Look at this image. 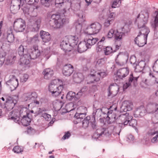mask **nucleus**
<instances>
[{
	"mask_svg": "<svg viewBox=\"0 0 158 158\" xmlns=\"http://www.w3.org/2000/svg\"><path fill=\"white\" fill-rule=\"evenodd\" d=\"M51 17L52 20L49 21V24L51 27L56 28H60L63 27L65 23V19L61 18L59 15H53Z\"/></svg>",
	"mask_w": 158,
	"mask_h": 158,
	"instance_id": "nucleus-1",
	"label": "nucleus"
},
{
	"mask_svg": "<svg viewBox=\"0 0 158 158\" xmlns=\"http://www.w3.org/2000/svg\"><path fill=\"white\" fill-rule=\"evenodd\" d=\"M59 81L56 79L52 81L49 85V91L52 93L53 96L56 97L61 94L63 88V85L58 86Z\"/></svg>",
	"mask_w": 158,
	"mask_h": 158,
	"instance_id": "nucleus-2",
	"label": "nucleus"
},
{
	"mask_svg": "<svg viewBox=\"0 0 158 158\" xmlns=\"http://www.w3.org/2000/svg\"><path fill=\"white\" fill-rule=\"evenodd\" d=\"M149 13L148 11H144L140 14H139L136 19L135 23L139 29L146 26L149 18Z\"/></svg>",
	"mask_w": 158,
	"mask_h": 158,
	"instance_id": "nucleus-3",
	"label": "nucleus"
},
{
	"mask_svg": "<svg viewBox=\"0 0 158 158\" xmlns=\"http://www.w3.org/2000/svg\"><path fill=\"white\" fill-rule=\"evenodd\" d=\"M41 19L40 17H32L29 20L28 27L32 31H38L40 27Z\"/></svg>",
	"mask_w": 158,
	"mask_h": 158,
	"instance_id": "nucleus-4",
	"label": "nucleus"
},
{
	"mask_svg": "<svg viewBox=\"0 0 158 158\" xmlns=\"http://www.w3.org/2000/svg\"><path fill=\"white\" fill-rule=\"evenodd\" d=\"M25 21L22 19H18L15 21L13 24V28L16 32H23L25 30Z\"/></svg>",
	"mask_w": 158,
	"mask_h": 158,
	"instance_id": "nucleus-5",
	"label": "nucleus"
},
{
	"mask_svg": "<svg viewBox=\"0 0 158 158\" xmlns=\"http://www.w3.org/2000/svg\"><path fill=\"white\" fill-rule=\"evenodd\" d=\"M16 99H15L14 98H12L9 95H6L4 107L8 110L13 109L15 105L17 103L18 97H16Z\"/></svg>",
	"mask_w": 158,
	"mask_h": 158,
	"instance_id": "nucleus-6",
	"label": "nucleus"
},
{
	"mask_svg": "<svg viewBox=\"0 0 158 158\" xmlns=\"http://www.w3.org/2000/svg\"><path fill=\"white\" fill-rule=\"evenodd\" d=\"M9 78V80L6 82V83L7 86L12 91L18 87L19 85L18 80L13 75H10Z\"/></svg>",
	"mask_w": 158,
	"mask_h": 158,
	"instance_id": "nucleus-7",
	"label": "nucleus"
},
{
	"mask_svg": "<svg viewBox=\"0 0 158 158\" xmlns=\"http://www.w3.org/2000/svg\"><path fill=\"white\" fill-rule=\"evenodd\" d=\"M139 78V76H136L135 74L131 73L130 74L128 80L123 85V89H127L132 84L134 86L136 87L138 85L137 81Z\"/></svg>",
	"mask_w": 158,
	"mask_h": 158,
	"instance_id": "nucleus-8",
	"label": "nucleus"
},
{
	"mask_svg": "<svg viewBox=\"0 0 158 158\" xmlns=\"http://www.w3.org/2000/svg\"><path fill=\"white\" fill-rule=\"evenodd\" d=\"M102 25L98 22L92 23L87 29V33L90 35L96 34L101 30Z\"/></svg>",
	"mask_w": 158,
	"mask_h": 158,
	"instance_id": "nucleus-9",
	"label": "nucleus"
},
{
	"mask_svg": "<svg viewBox=\"0 0 158 158\" xmlns=\"http://www.w3.org/2000/svg\"><path fill=\"white\" fill-rule=\"evenodd\" d=\"M154 20L151 22V25L154 31V36L156 39L158 38V11L154 12L152 15Z\"/></svg>",
	"mask_w": 158,
	"mask_h": 158,
	"instance_id": "nucleus-10",
	"label": "nucleus"
},
{
	"mask_svg": "<svg viewBox=\"0 0 158 158\" xmlns=\"http://www.w3.org/2000/svg\"><path fill=\"white\" fill-rule=\"evenodd\" d=\"M124 35L125 33L124 32H119L118 30L115 31L111 29L108 31L107 36L109 38H111L114 36L116 40L120 41Z\"/></svg>",
	"mask_w": 158,
	"mask_h": 158,
	"instance_id": "nucleus-11",
	"label": "nucleus"
},
{
	"mask_svg": "<svg viewBox=\"0 0 158 158\" xmlns=\"http://www.w3.org/2000/svg\"><path fill=\"white\" fill-rule=\"evenodd\" d=\"M103 109L106 111L108 113V116L107 117V123L108 124H110L114 123L116 120L118 119L117 117L115 112L112 110H110L107 108H104Z\"/></svg>",
	"mask_w": 158,
	"mask_h": 158,
	"instance_id": "nucleus-12",
	"label": "nucleus"
},
{
	"mask_svg": "<svg viewBox=\"0 0 158 158\" xmlns=\"http://www.w3.org/2000/svg\"><path fill=\"white\" fill-rule=\"evenodd\" d=\"M96 129L93 135V137L95 139H98L103 135L109 136L111 134L108 129L103 127H101Z\"/></svg>",
	"mask_w": 158,
	"mask_h": 158,
	"instance_id": "nucleus-13",
	"label": "nucleus"
},
{
	"mask_svg": "<svg viewBox=\"0 0 158 158\" xmlns=\"http://www.w3.org/2000/svg\"><path fill=\"white\" fill-rule=\"evenodd\" d=\"M38 95L35 92L24 94L23 95V99L24 101L31 102L35 101L37 98Z\"/></svg>",
	"mask_w": 158,
	"mask_h": 158,
	"instance_id": "nucleus-14",
	"label": "nucleus"
},
{
	"mask_svg": "<svg viewBox=\"0 0 158 158\" xmlns=\"http://www.w3.org/2000/svg\"><path fill=\"white\" fill-rule=\"evenodd\" d=\"M119 119L120 118L122 122L121 126H127L129 123L130 120L133 118L132 116L129 113H126L125 114H123L119 116Z\"/></svg>",
	"mask_w": 158,
	"mask_h": 158,
	"instance_id": "nucleus-15",
	"label": "nucleus"
},
{
	"mask_svg": "<svg viewBox=\"0 0 158 158\" xmlns=\"http://www.w3.org/2000/svg\"><path fill=\"white\" fill-rule=\"evenodd\" d=\"M30 53L27 54L29 58L32 59H35L39 56L40 55V52L38 49L37 45H34L31 48Z\"/></svg>",
	"mask_w": 158,
	"mask_h": 158,
	"instance_id": "nucleus-16",
	"label": "nucleus"
},
{
	"mask_svg": "<svg viewBox=\"0 0 158 158\" xmlns=\"http://www.w3.org/2000/svg\"><path fill=\"white\" fill-rule=\"evenodd\" d=\"M74 71V68L70 64H66L63 67L62 72L63 74L65 76H70Z\"/></svg>",
	"mask_w": 158,
	"mask_h": 158,
	"instance_id": "nucleus-17",
	"label": "nucleus"
},
{
	"mask_svg": "<svg viewBox=\"0 0 158 158\" xmlns=\"http://www.w3.org/2000/svg\"><path fill=\"white\" fill-rule=\"evenodd\" d=\"M147 38L143 35L138 34L135 39V42L139 47H143L146 44Z\"/></svg>",
	"mask_w": 158,
	"mask_h": 158,
	"instance_id": "nucleus-18",
	"label": "nucleus"
},
{
	"mask_svg": "<svg viewBox=\"0 0 158 158\" xmlns=\"http://www.w3.org/2000/svg\"><path fill=\"white\" fill-rule=\"evenodd\" d=\"M20 5L18 0H12L11 1L10 7V11L13 13L15 14L20 9Z\"/></svg>",
	"mask_w": 158,
	"mask_h": 158,
	"instance_id": "nucleus-19",
	"label": "nucleus"
},
{
	"mask_svg": "<svg viewBox=\"0 0 158 158\" xmlns=\"http://www.w3.org/2000/svg\"><path fill=\"white\" fill-rule=\"evenodd\" d=\"M9 119L13 120L16 123H19L20 118L19 116V111L15 110L10 112L9 115Z\"/></svg>",
	"mask_w": 158,
	"mask_h": 158,
	"instance_id": "nucleus-20",
	"label": "nucleus"
},
{
	"mask_svg": "<svg viewBox=\"0 0 158 158\" xmlns=\"http://www.w3.org/2000/svg\"><path fill=\"white\" fill-rule=\"evenodd\" d=\"M129 73V70L128 68H123L118 70L117 73V75L118 77L121 79H123V78L128 75Z\"/></svg>",
	"mask_w": 158,
	"mask_h": 158,
	"instance_id": "nucleus-21",
	"label": "nucleus"
},
{
	"mask_svg": "<svg viewBox=\"0 0 158 158\" xmlns=\"http://www.w3.org/2000/svg\"><path fill=\"white\" fill-rule=\"evenodd\" d=\"M132 107L133 104L131 102L125 101L123 102L121 109L123 111L126 112L132 110Z\"/></svg>",
	"mask_w": 158,
	"mask_h": 158,
	"instance_id": "nucleus-22",
	"label": "nucleus"
},
{
	"mask_svg": "<svg viewBox=\"0 0 158 158\" xmlns=\"http://www.w3.org/2000/svg\"><path fill=\"white\" fill-rule=\"evenodd\" d=\"M60 46L61 49L65 52H70L72 50V47L69 45L68 39L67 38L64 39L61 42Z\"/></svg>",
	"mask_w": 158,
	"mask_h": 158,
	"instance_id": "nucleus-23",
	"label": "nucleus"
},
{
	"mask_svg": "<svg viewBox=\"0 0 158 158\" xmlns=\"http://www.w3.org/2000/svg\"><path fill=\"white\" fill-rule=\"evenodd\" d=\"M4 36L8 42L13 43L15 40L14 35L13 33L12 30L10 28L8 30L6 34H4Z\"/></svg>",
	"mask_w": 158,
	"mask_h": 158,
	"instance_id": "nucleus-24",
	"label": "nucleus"
},
{
	"mask_svg": "<svg viewBox=\"0 0 158 158\" xmlns=\"http://www.w3.org/2000/svg\"><path fill=\"white\" fill-rule=\"evenodd\" d=\"M119 88L116 85H110L108 89V96L112 95V96H115L118 93Z\"/></svg>",
	"mask_w": 158,
	"mask_h": 158,
	"instance_id": "nucleus-25",
	"label": "nucleus"
},
{
	"mask_svg": "<svg viewBox=\"0 0 158 158\" xmlns=\"http://www.w3.org/2000/svg\"><path fill=\"white\" fill-rule=\"evenodd\" d=\"M29 57L27 54L21 57L20 60V65L25 67V66L29 64L30 63V60L31 59Z\"/></svg>",
	"mask_w": 158,
	"mask_h": 158,
	"instance_id": "nucleus-26",
	"label": "nucleus"
},
{
	"mask_svg": "<svg viewBox=\"0 0 158 158\" xmlns=\"http://www.w3.org/2000/svg\"><path fill=\"white\" fill-rule=\"evenodd\" d=\"M40 35L43 41L45 43L51 40V35L48 32L41 31Z\"/></svg>",
	"mask_w": 158,
	"mask_h": 158,
	"instance_id": "nucleus-27",
	"label": "nucleus"
},
{
	"mask_svg": "<svg viewBox=\"0 0 158 158\" xmlns=\"http://www.w3.org/2000/svg\"><path fill=\"white\" fill-rule=\"evenodd\" d=\"M148 134L149 136L155 135L151 139L152 143H157L158 141V131H155L154 130L151 129L148 132Z\"/></svg>",
	"mask_w": 158,
	"mask_h": 158,
	"instance_id": "nucleus-28",
	"label": "nucleus"
},
{
	"mask_svg": "<svg viewBox=\"0 0 158 158\" xmlns=\"http://www.w3.org/2000/svg\"><path fill=\"white\" fill-rule=\"evenodd\" d=\"M89 48L86 42L83 41L81 42L77 46V50L79 52L82 53L85 52L87 48Z\"/></svg>",
	"mask_w": 158,
	"mask_h": 158,
	"instance_id": "nucleus-29",
	"label": "nucleus"
},
{
	"mask_svg": "<svg viewBox=\"0 0 158 158\" xmlns=\"http://www.w3.org/2000/svg\"><path fill=\"white\" fill-rule=\"evenodd\" d=\"M73 78L74 81L77 83H80L84 79V77L82 73H76L73 74Z\"/></svg>",
	"mask_w": 158,
	"mask_h": 158,
	"instance_id": "nucleus-30",
	"label": "nucleus"
},
{
	"mask_svg": "<svg viewBox=\"0 0 158 158\" xmlns=\"http://www.w3.org/2000/svg\"><path fill=\"white\" fill-rule=\"evenodd\" d=\"M126 60V57L123 55H118L116 59V64L120 66L123 65Z\"/></svg>",
	"mask_w": 158,
	"mask_h": 158,
	"instance_id": "nucleus-31",
	"label": "nucleus"
},
{
	"mask_svg": "<svg viewBox=\"0 0 158 158\" xmlns=\"http://www.w3.org/2000/svg\"><path fill=\"white\" fill-rule=\"evenodd\" d=\"M46 111L45 109L39 108L38 114H41V116L43 117L47 121H49L51 118V115L44 112Z\"/></svg>",
	"mask_w": 158,
	"mask_h": 158,
	"instance_id": "nucleus-32",
	"label": "nucleus"
},
{
	"mask_svg": "<svg viewBox=\"0 0 158 158\" xmlns=\"http://www.w3.org/2000/svg\"><path fill=\"white\" fill-rule=\"evenodd\" d=\"M44 78L46 79H50L53 74V72L52 70L50 68H47L45 69L43 72Z\"/></svg>",
	"mask_w": 158,
	"mask_h": 158,
	"instance_id": "nucleus-33",
	"label": "nucleus"
},
{
	"mask_svg": "<svg viewBox=\"0 0 158 158\" xmlns=\"http://www.w3.org/2000/svg\"><path fill=\"white\" fill-rule=\"evenodd\" d=\"M78 40V38L76 36H72L68 39L69 45L72 47V50L77 45Z\"/></svg>",
	"mask_w": 158,
	"mask_h": 158,
	"instance_id": "nucleus-34",
	"label": "nucleus"
},
{
	"mask_svg": "<svg viewBox=\"0 0 158 158\" xmlns=\"http://www.w3.org/2000/svg\"><path fill=\"white\" fill-rule=\"evenodd\" d=\"M98 40L99 39L97 38H94L91 37L88 39L85 40V41L86 42L88 46L90 48L91 46L95 44Z\"/></svg>",
	"mask_w": 158,
	"mask_h": 158,
	"instance_id": "nucleus-35",
	"label": "nucleus"
},
{
	"mask_svg": "<svg viewBox=\"0 0 158 158\" xmlns=\"http://www.w3.org/2000/svg\"><path fill=\"white\" fill-rule=\"evenodd\" d=\"M19 113L20 118H22L27 116L30 115L29 110L26 107H23L21 108L19 112Z\"/></svg>",
	"mask_w": 158,
	"mask_h": 158,
	"instance_id": "nucleus-36",
	"label": "nucleus"
},
{
	"mask_svg": "<svg viewBox=\"0 0 158 158\" xmlns=\"http://www.w3.org/2000/svg\"><path fill=\"white\" fill-rule=\"evenodd\" d=\"M87 108L85 107V113H76L74 117L76 118V122L77 123H79L82 119L85 117L86 115Z\"/></svg>",
	"mask_w": 158,
	"mask_h": 158,
	"instance_id": "nucleus-37",
	"label": "nucleus"
},
{
	"mask_svg": "<svg viewBox=\"0 0 158 158\" xmlns=\"http://www.w3.org/2000/svg\"><path fill=\"white\" fill-rule=\"evenodd\" d=\"M21 122L23 126H27L29 125L31 121V117L30 115L27 116L25 117L20 118Z\"/></svg>",
	"mask_w": 158,
	"mask_h": 158,
	"instance_id": "nucleus-38",
	"label": "nucleus"
},
{
	"mask_svg": "<svg viewBox=\"0 0 158 158\" xmlns=\"http://www.w3.org/2000/svg\"><path fill=\"white\" fill-rule=\"evenodd\" d=\"M77 16L78 17V26L79 27L81 28V24L85 20V16L83 12H81L78 14H77Z\"/></svg>",
	"mask_w": 158,
	"mask_h": 158,
	"instance_id": "nucleus-39",
	"label": "nucleus"
},
{
	"mask_svg": "<svg viewBox=\"0 0 158 158\" xmlns=\"http://www.w3.org/2000/svg\"><path fill=\"white\" fill-rule=\"evenodd\" d=\"M139 29H140L139 34L143 35L146 38H147L148 35L150 32L149 28L146 26Z\"/></svg>",
	"mask_w": 158,
	"mask_h": 158,
	"instance_id": "nucleus-40",
	"label": "nucleus"
},
{
	"mask_svg": "<svg viewBox=\"0 0 158 158\" xmlns=\"http://www.w3.org/2000/svg\"><path fill=\"white\" fill-rule=\"evenodd\" d=\"M18 53L19 55L22 57L27 55V49L24 48L23 46L21 45L18 48Z\"/></svg>",
	"mask_w": 158,
	"mask_h": 158,
	"instance_id": "nucleus-41",
	"label": "nucleus"
},
{
	"mask_svg": "<svg viewBox=\"0 0 158 158\" xmlns=\"http://www.w3.org/2000/svg\"><path fill=\"white\" fill-rule=\"evenodd\" d=\"M77 96V94L76 95L75 93L72 91L69 92L66 95V98L69 101H71L73 98L75 100H77L79 98H77L76 97Z\"/></svg>",
	"mask_w": 158,
	"mask_h": 158,
	"instance_id": "nucleus-42",
	"label": "nucleus"
},
{
	"mask_svg": "<svg viewBox=\"0 0 158 158\" xmlns=\"http://www.w3.org/2000/svg\"><path fill=\"white\" fill-rule=\"evenodd\" d=\"M90 122L91 127L93 129H96L98 128V125L96 122L95 115H93L92 116Z\"/></svg>",
	"mask_w": 158,
	"mask_h": 158,
	"instance_id": "nucleus-43",
	"label": "nucleus"
},
{
	"mask_svg": "<svg viewBox=\"0 0 158 158\" xmlns=\"http://www.w3.org/2000/svg\"><path fill=\"white\" fill-rule=\"evenodd\" d=\"M91 119L89 116H87L82 121V127L84 128H86L88 127L89 123V120H91Z\"/></svg>",
	"mask_w": 158,
	"mask_h": 158,
	"instance_id": "nucleus-44",
	"label": "nucleus"
},
{
	"mask_svg": "<svg viewBox=\"0 0 158 158\" xmlns=\"http://www.w3.org/2000/svg\"><path fill=\"white\" fill-rule=\"evenodd\" d=\"M71 3H70L68 2L67 3L66 7L64 8L63 10L61 11L60 14L64 15L66 12L68 13L69 12L72 10V8H71Z\"/></svg>",
	"mask_w": 158,
	"mask_h": 158,
	"instance_id": "nucleus-45",
	"label": "nucleus"
},
{
	"mask_svg": "<svg viewBox=\"0 0 158 158\" xmlns=\"http://www.w3.org/2000/svg\"><path fill=\"white\" fill-rule=\"evenodd\" d=\"M15 59V56H8L6 59V64H11L14 63Z\"/></svg>",
	"mask_w": 158,
	"mask_h": 158,
	"instance_id": "nucleus-46",
	"label": "nucleus"
},
{
	"mask_svg": "<svg viewBox=\"0 0 158 158\" xmlns=\"http://www.w3.org/2000/svg\"><path fill=\"white\" fill-rule=\"evenodd\" d=\"M98 74V72H95L94 74H91L90 77L91 79H94V81H92L93 83H94V81L97 82L99 81L100 80V77H98L97 75Z\"/></svg>",
	"mask_w": 158,
	"mask_h": 158,
	"instance_id": "nucleus-47",
	"label": "nucleus"
},
{
	"mask_svg": "<svg viewBox=\"0 0 158 158\" xmlns=\"http://www.w3.org/2000/svg\"><path fill=\"white\" fill-rule=\"evenodd\" d=\"M30 41L32 44H37L39 42L38 35H35L33 37L30 38Z\"/></svg>",
	"mask_w": 158,
	"mask_h": 158,
	"instance_id": "nucleus-48",
	"label": "nucleus"
},
{
	"mask_svg": "<svg viewBox=\"0 0 158 158\" xmlns=\"http://www.w3.org/2000/svg\"><path fill=\"white\" fill-rule=\"evenodd\" d=\"M52 0H40V2L42 5L48 7Z\"/></svg>",
	"mask_w": 158,
	"mask_h": 158,
	"instance_id": "nucleus-49",
	"label": "nucleus"
},
{
	"mask_svg": "<svg viewBox=\"0 0 158 158\" xmlns=\"http://www.w3.org/2000/svg\"><path fill=\"white\" fill-rule=\"evenodd\" d=\"M121 3L120 0H114L112 4L111 7L112 8H115L119 7Z\"/></svg>",
	"mask_w": 158,
	"mask_h": 158,
	"instance_id": "nucleus-50",
	"label": "nucleus"
},
{
	"mask_svg": "<svg viewBox=\"0 0 158 158\" xmlns=\"http://www.w3.org/2000/svg\"><path fill=\"white\" fill-rule=\"evenodd\" d=\"M87 90V87H85L82 88L81 90H80L77 94V96L76 98H79L81 96L82 93L85 92Z\"/></svg>",
	"mask_w": 158,
	"mask_h": 158,
	"instance_id": "nucleus-51",
	"label": "nucleus"
},
{
	"mask_svg": "<svg viewBox=\"0 0 158 158\" xmlns=\"http://www.w3.org/2000/svg\"><path fill=\"white\" fill-rule=\"evenodd\" d=\"M129 125L133 127H135L137 125V121L136 120L132 119L129 122Z\"/></svg>",
	"mask_w": 158,
	"mask_h": 158,
	"instance_id": "nucleus-52",
	"label": "nucleus"
},
{
	"mask_svg": "<svg viewBox=\"0 0 158 158\" xmlns=\"http://www.w3.org/2000/svg\"><path fill=\"white\" fill-rule=\"evenodd\" d=\"M104 51L105 55H108L113 52L112 48L110 46H107L105 48Z\"/></svg>",
	"mask_w": 158,
	"mask_h": 158,
	"instance_id": "nucleus-53",
	"label": "nucleus"
},
{
	"mask_svg": "<svg viewBox=\"0 0 158 158\" xmlns=\"http://www.w3.org/2000/svg\"><path fill=\"white\" fill-rule=\"evenodd\" d=\"M115 13L114 12H111L108 15L107 19L110 20L111 22H113L115 19Z\"/></svg>",
	"mask_w": 158,
	"mask_h": 158,
	"instance_id": "nucleus-54",
	"label": "nucleus"
},
{
	"mask_svg": "<svg viewBox=\"0 0 158 158\" xmlns=\"http://www.w3.org/2000/svg\"><path fill=\"white\" fill-rule=\"evenodd\" d=\"M104 107L102 108V109H97L96 111L95 115L97 117H101V114H102V111H105V110H103V109Z\"/></svg>",
	"mask_w": 158,
	"mask_h": 158,
	"instance_id": "nucleus-55",
	"label": "nucleus"
},
{
	"mask_svg": "<svg viewBox=\"0 0 158 158\" xmlns=\"http://www.w3.org/2000/svg\"><path fill=\"white\" fill-rule=\"evenodd\" d=\"M139 108L140 110V116L141 117L144 116L146 112L145 107L143 106H141L139 107Z\"/></svg>",
	"mask_w": 158,
	"mask_h": 158,
	"instance_id": "nucleus-56",
	"label": "nucleus"
},
{
	"mask_svg": "<svg viewBox=\"0 0 158 158\" xmlns=\"http://www.w3.org/2000/svg\"><path fill=\"white\" fill-rule=\"evenodd\" d=\"M64 104V103L62 102H56V103L55 106L57 110H60Z\"/></svg>",
	"mask_w": 158,
	"mask_h": 158,
	"instance_id": "nucleus-57",
	"label": "nucleus"
},
{
	"mask_svg": "<svg viewBox=\"0 0 158 158\" xmlns=\"http://www.w3.org/2000/svg\"><path fill=\"white\" fill-rule=\"evenodd\" d=\"M28 78V75L27 74H24L20 77V81L22 82H26Z\"/></svg>",
	"mask_w": 158,
	"mask_h": 158,
	"instance_id": "nucleus-58",
	"label": "nucleus"
},
{
	"mask_svg": "<svg viewBox=\"0 0 158 158\" xmlns=\"http://www.w3.org/2000/svg\"><path fill=\"white\" fill-rule=\"evenodd\" d=\"M13 150L15 153H19L23 151V150H22L21 148L19 146H15V147Z\"/></svg>",
	"mask_w": 158,
	"mask_h": 158,
	"instance_id": "nucleus-59",
	"label": "nucleus"
},
{
	"mask_svg": "<svg viewBox=\"0 0 158 158\" xmlns=\"http://www.w3.org/2000/svg\"><path fill=\"white\" fill-rule=\"evenodd\" d=\"M55 5L56 7H60L64 4L63 0H55Z\"/></svg>",
	"mask_w": 158,
	"mask_h": 158,
	"instance_id": "nucleus-60",
	"label": "nucleus"
},
{
	"mask_svg": "<svg viewBox=\"0 0 158 158\" xmlns=\"http://www.w3.org/2000/svg\"><path fill=\"white\" fill-rule=\"evenodd\" d=\"M106 60V59L105 58L98 59L97 62V64L101 65L104 64L105 63V60Z\"/></svg>",
	"mask_w": 158,
	"mask_h": 158,
	"instance_id": "nucleus-61",
	"label": "nucleus"
},
{
	"mask_svg": "<svg viewBox=\"0 0 158 158\" xmlns=\"http://www.w3.org/2000/svg\"><path fill=\"white\" fill-rule=\"evenodd\" d=\"M153 69L154 71L156 72H158V59L157 60L153 66Z\"/></svg>",
	"mask_w": 158,
	"mask_h": 158,
	"instance_id": "nucleus-62",
	"label": "nucleus"
},
{
	"mask_svg": "<svg viewBox=\"0 0 158 158\" xmlns=\"http://www.w3.org/2000/svg\"><path fill=\"white\" fill-rule=\"evenodd\" d=\"M102 47L103 45L102 43H101V42H99L97 44V47L96 48V50L97 51H101L102 49Z\"/></svg>",
	"mask_w": 158,
	"mask_h": 158,
	"instance_id": "nucleus-63",
	"label": "nucleus"
},
{
	"mask_svg": "<svg viewBox=\"0 0 158 158\" xmlns=\"http://www.w3.org/2000/svg\"><path fill=\"white\" fill-rule=\"evenodd\" d=\"M139 67V68H138V64L137 65V64H136L135 65L133 66L135 68V71L136 72H140L143 70V68H141L140 67Z\"/></svg>",
	"mask_w": 158,
	"mask_h": 158,
	"instance_id": "nucleus-64",
	"label": "nucleus"
}]
</instances>
